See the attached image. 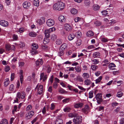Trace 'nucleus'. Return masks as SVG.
<instances>
[{
    "label": "nucleus",
    "instance_id": "f257e3e1",
    "mask_svg": "<svg viewBox=\"0 0 124 124\" xmlns=\"http://www.w3.org/2000/svg\"><path fill=\"white\" fill-rule=\"evenodd\" d=\"M65 7L64 3L60 1L54 4L53 5V8L54 10L60 11L62 10Z\"/></svg>",
    "mask_w": 124,
    "mask_h": 124
},
{
    "label": "nucleus",
    "instance_id": "f03ea898",
    "mask_svg": "<svg viewBox=\"0 0 124 124\" xmlns=\"http://www.w3.org/2000/svg\"><path fill=\"white\" fill-rule=\"evenodd\" d=\"M25 93L24 92H18L16 94L17 98L14 101L15 102H18V99L20 100V99H23L25 97Z\"/></svg>",
    "mask_w": 124,
    "mask_h": 124
},
{
    "label": "nucleus",
    "instance_id": "7ed1b4c3",
    "mask_svg": "<svg viewBox=\"0 0 124 124\" xmlns=\"http://www.w3.org/2000/svg\"><path fill=\"white\" fill-rule=\"evenodd\" d=\"M34 114V112L33 111H31L26 113L25 115V118L27 119H31Z\"/></svg>",
    "mask_w": 124,
    "mask_h": 124
},
{
    "label": "nucleus",
    "instance_id": "20e7f679",
    "mask_svg": "<svg viewBox=\"0 0 124 124\" xmlns=\"http://www.w3.org/2000/svg\"><path fill=\"white\" fill-rule=\"evenodd\" d=\"M82 117L80 116H78L74 117L73 120L74 122H75L79 124L81 123L82 121Z\"/></svg>",
    "mask_w": 124,
    "mask_h": 124
},
{
    "label": "nucleus",
    "instance_id": "39448f33",
    "mask_svg": "<svg viewBox=\"0 0 124 124\" xmlns=\"http://www.w3.org/2000/svg\"><path fill=\"white\" fill-rule=\"evenodd\" d=\"M54 20L53 19H50L47 20L46 21V25L49 27L53 26L55 24Z\"/></svg>",
    "mask_w": 124,
    "mask_h": 124
},
{
    "label": "nucleus",
    "instance_id": "423d86ee",
    "mask_svg": "<svg viewBox=\"0 0 124 124\" xmlns=\"http://www.w3.org/2000/svg\"><path fill=\"white\" fill-rule=\"evenodd\" d=\"M43 86L42 85H40L38 86V85H37L35 88V89H37L38 90V93L40 95L42 94L43 92Z\"/></svg>",
    "mask_w": 124,
    "mask_h": 124
},
{
    "label": "nucleus",
    "instance_id": "0eeeda50",
    "mask_svg": "<svg viewBox=\"0 0 124 124\" xmlns=\"http://www.w3.org/2000/svg\"><path fill=\"white\" fill-rule=\"evenodd\" d=\"M64 28L66 31H71L72 27L71 25L68 23H66L64 25Z\"/></svg>",
    "mask_w": 124,
    "mask_h": 124
},
{
    "label": "nucleus",
    "instance_id": "6e6552de",
    "mask_svg": "<svg viewBox=\"0 0 124 124\" xmlns=\"http://www.w3.org/2000/svg\"><path fill=\"white\" fill-rule=\"evenodd\" d=\"M45 19L44 17H41L39 19H38L36 21V22L40 25H41L45 22Z\"/></svg>",
    "mask_w": 124,
    "mask_h": 124
},
{
    "label": "nucleus",
    "instance_id": "1a4fd4ad",
    "mask_svg": "<svg viewBox=\"0 0 124 124\" xmlns=\"http://www.w3.org/2000/svg\"><path fill=\"white\" fill-rule=\"evenodd\" d=\"M95 98L97 101V102L99 103L102 101V95L101 93H98L96 95Z\"/></svg>",
    "mask_w": 124,
    "mask_h": 124
},
{
    "label": "nucleus",
    "instance_id": "9d476101",
    "mask_svg": "<svg viewBox=\"0 0 124 124\" xmlns=\"http://www.w3.org/2000/svg\"><path fill=\"white\" fill-rule=\"evenodd\" d=\"M23 5L24 8H28L31 5V3L29 2L26 1L23 2Z\"/></svg>",
    "mask_w": 124,
    "mask_h": 124
},
{
    "label": "nucleus",
    "instance_id": "9b49d317",
    "mask_svg": "<svg viewBox=\"0 0 124 124\" xmlns=\"http://www.w3.org/2000/svg\"><path fill=\"white\" fill-rule=\"evenodd\" d=\"M89 107L88 105H86L85 107L82 109V111L85 114H87L89 110Z\"/></svg>",
    "mask_w": 124,
    "mask_h": 124
},
{
    "label": "nucleus",
    "instance_id": "f8f14e48",
    "mask_svg": "<svg viewBox=\"0 0 124 124\" xmlns=\"http://www.w3.org/2000/svg\"><path fill=\"white\" fill-rule=\"evenodd\" d=\"M66 17H64L62 15L58 17L59 21L63 23H64L66 20Z\"/></svg>",
    "mask_w": 124,
    "mask_h": 124
},
{
    "label": "nucleus",
    "instance_id": "ddd939ff",
    "mask_svg": "<svg viewBox=\"0 0 124 124\" xmlns=\"http://www.w3.org/2000/svg\"><path fill=\"white\" fill-rule=\"evenodd\" d=\"M43 63V61L41 59H38L35 62L36 66H39L40 65H42Z\"/></svg>",
    "mask_w": 124,
    "mask_h": 124
},
{
    "label": "nucleus",
    "instance_id": "4468645a",
    "mask_svg": "<svg viewBox=\"0 0 124 124\" xmlns=\"http://www.w3.org/2000/svg\"><path fill=\"white\" fill-rule=\"evenodd\" d=\"M83 105V103L81 102L76 103L75 104L74 106L75 108H82Z\"/></svg>",
    "mask_w": 124,
    "mask_h": 124
},
{
    "label": "nucleus",
    "instance_id": "2eb2a0df",
    "mask_svg": "<svg viewBox=\"0 0 124 124\" xmlns=\"http://www.w3.org/2000/svg\"><path fill=\"white\" fill-rule=\"evenodd\" d=\"M0 24L4 27H6L8 25V22L5 20H1L0 21Z\"/></svg>",
    "mask_w": 124,
    "mask_h": 124
},
{
    "label": "nucleus",
    "instance_id": "dca6fc26",
    "mask_svg": "<svg viewBox=\"0 0 124 124\" xmlns=\"http://www.w3.org/2000/svg\"><path fill=\"white\" fill-rule=\"evenodd\" d=\"M75 37V35L73 33H71L68 36V40L69 41H71Z\"/></svg>",
    "mask_w": 124,
    "mask_h": 124
},
{
    "label": "nucleus",
    "instance_id": "f3484780",
    "mask_svg": "<svg viewBox=\"0 0 124 124\" xmlns=\"http://www.w3.org/2000/svg\"><path fill=\"white\" fill-rule=\"evenodd\" d=\"M62 120L60 118H57L55 121V124H63Z\"/></svg>",
    "mask_w": 124,
    "mask_h": 124
},
{
    "label": "nucleus",
    "instance_id": "a211bd4d",
    "mask_svg": "<svg viewBox=\"0 0 124 124\" xmlns=\"http://www.w3.org/2000/svg\"><path fill=\"white\" fill-rule=\"evenodd\" d=\"M82 76L85 79H87L89 78V75L88 73H84L82 75Z\"/></svg>",
    "mask_w": 124,
    "mask_h": 124
},
{
    "label": "nucleus",
    "instance_id": "6ab92c4d",
    "mask_svg": "<svg viewBox=\"0 0 124 124\" xmlns=\"http://www.w3.org/2000/svg\"><path fill=\"white\" fill-rule=\"evenodd\" d=\"M94 33L91 31H88L86 33V36L88 37H92L93 36Z\"/></svg>",
    "mask_w": 124,
    "mask_h": 124
},
{
    "label": "nucleus",
    "instance_id": "aec40b11",
    "mask_svg": "<svg viewBox=\"0 0 124 124\" xmlns=\"http://www.w3.org/2000/svg\"><path fill=\"white\" fill-rule=\"evenodd\" d=\"M109 62L107 59H105L102 62V66H104L107 67L108 64L109 63Z\"/></svg>",
    "mask_w": 124,
    "mask_h": 124
},
{
    "label": "nucleus",
    "instance_id": "412c9836",
    "mask_svg": "<svg viewBox=\"0 0 124 124\" xmlns=\"http://www.w3.org/2000/svg\"><path fill=\"white\" fill-rule=\"evenodd\" d=\"M93 10L94 11L98 10L100 8V7L98 5L95 4L92 7Z\"/></svg>",
    "mask_w": 124,
    "mask_h": 124
},
{
    "label": "nucleus",
    "instance_id": "4be33fe9",
    "mask_svg": "<svg viewBox=\"0 0 124 124\" xmlns=\"http://www.w3.org/2000/svg\"><path fill=\"white\" fill-rule=\"evenodd\" d=\"M100 56V53L98 52H94L93 55V56L94 58H99Z\"/></svg>",
    "mask_w": 124,
    "mask_h": 124
},
{
    "label": "nucleus",
    "instance_id": "5701e85b",
    "mask_svg": "<svg viewBox=\"0 0 124 124\" xmlns=\"http://www.w3.org/2000/svg\"><path fill=\"white\" fill-rule=\"evenodd\" d=\"M91 81L90 79H86L84 81V84L85 85H88L90 84Z\"/></svg>",
    "mask_w": 124,
    "mask_h": 124
},
{
    "label": "nucleus",
    "instance_id": "b1692460",
    "mask_svg": "<svg viewBox=\"0 0 124 124\" xmlns=\"http://www.w3.org/2000/svg\"><path fill=\"white\" fill-rule=\"evenodd\" d=\"M67 45L66 44L64 43L62 45L60 48H61L64 51L67 48Z\"/></svg>",
    "mask_w": 124,
    "mask_h": 124
},
{
    "label": "nucleus",
    "instance_id": "393cba45",
    "mask_svg": "<svg viewBox=\"0 0 124 124\" xmlns=\"http://www.w3.org/2000/svg\"><path fill=\"white\" fill-rule=\"evenodd\" d=\"M101 41L104 43L107 42L109 40L108 39L103 37H101Z\"/></svg>",
    "mask_w": 124,
    "mask_h": 124
},
{
    "label": "nucleus",
    "instance_id": "a878e982",
    "mask_svg": "<svg viewBox=\"0 0 124 124\" xmlns=\"http://www.w3.org/2000/svg\"><path fill=\"white\" fill-rule=\"evenodd\" d=\"M29 35L31 37H35L37 35V33L33 32H32L29 33Z\"/></svg>",
    "mask_w": 124,
    "mask_h": 124
},
{
    "label": "nucleus",
    "instance_id": "bb28decb",
    "mask_svg": "<svg viewBox=\"0 0 124 124\" xmlns=\"http://www.w3.org/2000/svg\"><path fill=\"white\" fill-rule=\"evenodd\" d=\"M9 83V81L8 78H6L5 79V81L4 82V84L5 86H7Z\"/></svg>",
    "mask_w": 124,
    "mask_h": 124
},
{
    "label": "nucleus",
    "instance_id": "cd10ccee",
    "mask_svg": "<svg viewBox=\"0 0 124 124\" xmlns=\"http://www.w3.org/2000/svg\"><path fill=\"white\" fill-rule=\"evenodd\" d=\"M41 48L43 50L45 51L48 50L47 46L45 45H42L41 46Z\"/></svg>",
    "mask_w": 124,
    "mask_h": 124
},
{
    "label": "nucleus",
    "instance_id": "c85d7f7f",
    "mask_svg": "<svg viewBox=\"0 0 124 124\" xmlns=\"http://www.w3.org/2000/svg\"><path fill=\"white\" fill-rule=\"evenodd\" d=\"M84 1V4L86 6H89L91 4V2L89 0H85Z\"/></svg>",
    "mask_w": 124,
    "mask_h": 124
},
{
    "label": "nucleus",
    "instance_id": "c756f323",
    "mask_svg": "<svg viewBox=\"0 0 124 124\" xmlns=\"http://www.w3.org/2000/svg\"><path fill=\"white\" fill-rule=\"evenodd\" d=\"M74 68L75 70L77 72L79 73L81 72V69L80 66H78L76 67H75Z\"/></svg>",
    "mask_w": 124,
    "mask_h": 124
},
{
    "label": "nucleus",
    "instance_id": "7c9ffc66",
    "mask_svg": "<svg viewBox=\"0 0 124 124\" xmlns=\"http://www.w3.org/2000/svg\"><path fill=\"white\" fill-rule=\"evenodd\" d=\"M38 46L37 44L35 43H33L32 45V49L36 50L38 48Z\"/></svg>",
    "mask_w": 124,
    "mask_h": 124
},
{
    "label": "nucleus",
    "instance_id": "2f4dec72",
    "mask_svg": "<svg viewBox=\"0 0 124 124\" xmlns=\"http://www.w3.org/2000/svg\"><path fill=\"white\" fill-rule=\"evenodd\" d=\"M71 12L73 15H75L77 13L78 11L77 10L74 8H73L71 10Z\"/></svg>",
    "mask_w": 124,
    "mask_h": 124
},
{
    "label": "nucleus",
    "instance_id": "473e14b6",
    "mask_svg": "<svg viewBox=\"0 0 124 124\" xmlns=\"http://www.w3.org/2000/svg\"><path fill=\"white\" fill-rule=\"evenodd\" d=\"M102 78V76H100L98 78L96 79L95 81V83L97 84L99 83L100 82Z\"/></svg>",
    "mask_w": 124,
    "mask_h": 124
},
{
    "label": "nucleus",
    "instance_id": "72a5a7b5",
    "mask_svg": "<svg viewBox=\"0 0 124 124\" xmlns=\"http://www.w3.org/2000/svg\"><path fill=\"white\" fill-rule=\"evenodd\" d=\"M0 124H8V122L6 119H3L1 120Z\"/></svg>",
    "mask_w": 124,
    "mask_h": 124
},
{
    "label": "nucleus",
    "instance_id": "f704fd0d",
    "mask_svg": "<svg viewBox=\"0 0 124 124\" xmlns=\"http://www.w3.org/2000/svg\"><path fill=\"white\" fill-rule=\"evenodd\" d=\"M115 64L113 63H111L108 65V68L110 69H112V68L115 67Z\"/></svg>",
    "mask_w": 124,
    "mask_h": 124
},
{
    "label": "nucleus",
    "instance_id": "c9c22d12",
    "mask_svg": "<svg viewBox=\"0 0 124 124\" xmlns=\"http://www.w3.org/2000/svg\"><path fill=\"white\" fill-rule=\"evenodd\" d=\"M70 109L71 108L69 107L66 106L63 109V110L65 112H69Z\"/></svg>",
    "mask_w": 124,
    "mask_h": 124
},
{
    "label": "nucleus",
    "instance_id": "e433bc0d",
    "mask_svg": "<svg viewBox=\"0 0 124 124\" xmlns=\"http://www.w3.org/2000/svg\"><path fill=\"white\" fill-rule=\"evenodd\" d=\"M31 53L32 55H34L37 54V52L36 50L32 49L31 51Z\"/></svg>",
    "mask_w": 124,
    "mask_h": 124
},
{
    "label": "nucleus",
    "instance_id": "4c0bfd02",
    "mask_svg": "<svg viewBox=\"0 0 124 124\" xmlns=\"http://www.w3.org/2000/svg\"><path fill=\"white\" fill-rule=\"evenodd\" d=\"M59 92L61 93H66L67 92L65 90L62 88H60L59 89Z\"/></svg>",
    "mask_w": 124,
    "mask_h": 124
},
{
    "label": "nucleus",
    "instance_id": "58836bf2",
    "mask_svg": "<svg viewBox=\"0 0 124 124\" xmlns=\"http://www.w3.org/2000/svg\"><path fill=\"white\" fill-rule=\"evenodd\" d=\"M62 40L60 39H57L55 41V43L57 45H60L62 44Z\"/></svg>",
    "mask_w": 124,
    "mask_h": 124
},
{
    "label": "nucleus",
    "instance_id": "ea45409f",
    "mask_svg": "<svg viewBox=\"0 0 124 124\" xmlns=\"http://www.w3.org/2000/svg\"><path fill=\"white\" fill-rule=\"evenodd\" d=\"M123 95V93L121 92H117L116 94V96L119 98L121 97Z\"/></svg>",
    "mask_w": 124,
    "mask_h": 124
},
{
    "label": "nucleus",
    "instance_id": "a19ab883",
    "mask_svg": "<svg viewBox=\"0 0 124 124\" xmlns=\"http://www.w3.org/2000/svg\"><path fill=\"white\" fill-rule=\"evenodd\" d=\"M64 51L61 48H60L59 51L58 52V55L60 56H62L63 54Z\"/></svg>",
    "mask_w": 124,
    "mask_h": 124
},
{
    "label": "nucleus",
    "instance_id": "79ce46f5",
    "mask_svg": "<svg viewBox=\"0 0 124 124\" xmlns=\"http://www.w3.org/2000/svg\"><path fill=\"white\" fill-rule=\"evenodd\" d=\"M11 45L10 44H6L5 45V48L7 51L10 50V47Z\"/></svg>",
    "mask_w": 124,
    "mask_h": 124
},
{
    "label": "nucleus",
    "instance_id": "37998d69",
    "mask_svg": "<svg viewBox=\"0 0 124 124\" xmlns=\"http://www.w3.org/2000/svg\"><path fill=\"white\" fill-rule=\"evenodd\" d=\"M33 3L35 6H39V3L38 0H34Z\"/></svg>",
    "mask_w": 124,
    "mask_h": 124
},
{
    "label": "nucleus",
    "instance_id": "c03bdc74",
    "mask_svg": "<svg viewBox=\"0 0 124 124\" xmlns=\"http://www.w3.org/2000/svg\"><path fill=\"white\" fill-rule=\"evenodd\" d=\"M49 42V40L48 38H45L43 41V43L44 44H47Z\"/></svg>",
    "mask_w": 124,
    "mask_h": 124
},
{
    "label": "nucleus",
    "instance_id": "a18cd8bd",
    "mask_svg": "<svg viewBox=\"0 0 124 124\" xmlns=\"http://www.w3.org/2000/svg\"><path fill=\"white\" fill-rule=\"evenodd\" d=\"M32 108V107L31 105H28L26 108V110L27 111H29L31 110Z\"/></svg>",
    "mask_w": 124,
    "mask_h": 124
},
{
    "label": "nucleus",
    "instance_id": "49530a36",
    "mask_svg": "<svg viewBox=\"0 0 124 124\" xmlns=\"http://www.w3.org/2000/svg\"><path fill=\"white\" fill-rule=\"evenodd\" d=\"M91 69L93 70H96L98 68L97 66L95 65H92L91 66Z\"/></svg>",
    "mask_w": 124,
    "mask_h": 124
},
{
    "label": "nucleus",
    "instance_id": "de8ad7c7",
    "mask_svg": "<svg viewBox=\"0 0 124 124\" xmlns=\"http://www.w3.org/2000/svg\"><path fill=\"white\" fill-rule=\"evenodd\" d=\"M25 31V29L23 27L19 28L17 31V32L19 33H21L24 32Z\"/></svg>",
    "mask_w": 124,
    "mask_h": 124
},
{
    "label": "nucleus",
    "instance_id": "09e8293b",
    "mask_svg": "<svg viewBox=\"0 0 124 124\" xmlns=\"http://www.w3.org/2000/svg\"><path fill=\"white\" fill-rule=\"evenodd\" d=\"M77 37L78 38H80L82 33L80 31H78L76 33Z\"/></svg>",
    "mask_w": 124,
    "mask_h": 124
},
{
    "label": "nucleus",
    "instance_id": "8fccbe9b",
    "mask_svg": "<svg viewBox=\"0 0 124 124\" xmlns=\"http://www.w3.org/2000/svg\"><path fill=\"white\" fill-rule=\"evenodd\" d=\"M94 23L95 26H98L100 25L101 24V22L98 21L95 22Z\"/></svg>",
    "mask_w": 124,
    "mask_h": 124
},
{
    "label": "nucleus",
    "instance_id": "3c124183",
    "mask_svg": "<svg viewBox=\"0 0 124 124\" xmlns=\"http://www.w3.org/2000/svg\"><path fill=\"white\" fill-rule=\"evenodd\" d=\"M10 70V67L8 66L7 65L6 66L5 68V70L6 72H8V71Z\"/></svg>",
    "mask_w": 124,
    "mask_h": 124
},
{
    "label": "nucleus",
    "instance_id": "603ef678",
    "mask_svg": "<svg viewBox=\"0 0 124 124\" xmlns=\"http://www.w3.org/2000/svg\"><path fill=\"white\" fill-rule=\"evenodd\" d=\"M92 62L94 64H98L99 62V61L97 59H94L92 60Z\"/></svg>",
    "mask_w": 124,
    "mask_h": 124
},
{
    "label": "nucleus",
    "instance_id": "864d4df0",
    "mask_svg": "<svg viewBox=\"0 0 124 124\" xmlns=\"http://www.w3.org/2000/svg\"><path fill=\"white\" fill-rule=\"evenodd\" d=\"M51 107H50V109L51 110L54 109L55 107V106L54 103H52L51 105Z\"/></svg>",
    "mask_w": 124,
    "mask_h": 124
},
{
    "label": "nucleus",
    "instance_id": "5fc2aeb1",
    "mask_svg": "<svg viewBox=\"0 0 124 124\" xmlns=\"http://www.w3.org/2000/svg\"><path fill=\"white\" fill-rule=\"evenodd\" d=\"M57 38V36L54 34H53L51 36V39L53 40H55Z\"/></svg>",
    "mask_w": 124,
    "mask_h": 124
},
{
    "label": "nucleus",
    "instance_id": "6e6d98bb",
    "mask_svg": "<svg viewBox=\"0 0 124 124\" xmlns=\"http://www.w3.org/2000/svg\"><path fill=\"white\" fill-rule=\"evenodd\" d=\"M54 79V76L53 75H52L51 76L50 78L49 79V81L50 82L51 84H52L53 83Z\"/></svg>",
    "mask_w": 124,
    "mask_h": 124
},
{
    "label": "nucleus",
    "instance_id": "4d7b16f0",
    "mask_svg": "<svg viewBox=\"0 0 124 124\" xmlns=\"http://www.w3.org/2000/svg\"><path fill=\"white\" fill-rule=\"evenodd\" d=\"M25 46V44L24 43L22 42H20L19 44V46L21 48H23Z\"/></svg>",
    "mask_w": 124,
    "mask_h": 124
},
{
    "label": "nucleus",
    "instance_id": "13d9d810",
    "mask_svg": "<svg viewBox=\"0 0 124 124\" xmlns=\"http://www.w3.org/2000/svg\"><path fill=\"white\" fill-rule=\"evenodd\" d=\"M14 85L12 84L10 85L9 87V90L11 91H13L14 90Z\"/></svg>",
    "mask_w": 124,
    "mask_h": 124
},
{
    "label": "nucleus",
    "instance_id": "bf43d9fd",
    "mask_svg": "<svg viewBox=\"0 0 124 124\" xmlns=\"http://www.w3.org/2000/svg\"><path fill=\"white\" fill-rule=\"evenodd\" d=\"M82 43V41L80 40H78L77 43V45L78 46H80Z\"/></svg>",
    "mask_w": 124,
    "mask_h": 124
},
{
    "label": "nucleus",
    "instance_id": "052dcab7",
    "mask_svg": "<svg viewBox=\"0 0 124 124\" xmlns=\"http://www.w3.org/2000/svg\"><path fill=\"white\" fill-rule=\"evenodd\" d=\"M89 98H92L93 96V93L92 92H90L89 93Z\"/></svg>",
    "mask_w": 124,
    "mask_h": 124
},
{
    "label": "nucleus",
    "instance_id": "680f3d73",
    "mask_svg": "<svg viewBox=\"0 0 124 124\" xmlns=\"http://www.w3.org/2000/svg\"><path fill=\"white\" fill-rule=\"evenodd\" d=\"M17 61V57H15L12 60L11 62L12 63L16 62Z\"/></svg>",
    "mask_w": 124,
    "mask_h": 124
},
{
    "label": "nucleus",
    "instance_id": "e2e57ef3",
    "mask_svg": "<svg viewBox=\"0 0 124 124\" xmlns=\"http://www.w3.org/2000/svg\"><path fill=\"white\" fill-rule=\"evenodd\" d=\"M55 30V28L54 27L50 28L49 29V31H50V32L54 31Z\"/></svg>",
    "mask_w": 124,
    "mask_h": 124
},
{
    "label": "nucleus",
    "instance_id": "0e129e2a",
    "mask_svg": "<svg viewBox=\"0 0 124 124\" xmlns=\"http://www.w3.org/2000/svg\"><path fill=\"white\" fill-rule=\"evenodd\" d=\"M15 74L14 73H11V80L12 81L14 78Z\"/></svg>",
    "mask_w": 124,
    "mask_h": 124
},
{
    "label": "nucleus",
    "instance_id": "69168bd1",
    "mask_svg": "<svg viewBox=\"0 0 124 124\" xmlns=\"http://www.w3.org/2000/svg\"><path fill=\"white\" fill-rule=\"evenodd\" d=\"M78 80L79 82H82L84 81V79L83 78L80 77H78Z\"/></svg>",
    "mask_w": 124,
    "mask_h": 124
},
{
    "label": "nucleus",
    "instance_id": "338daca9",
    "mask_svg": "<svg viewBox=\"0 0 124 124\" xmlns=\"http://www.w3.org/2000/svg\"><path fill=\"white\" fill-rule=\"evenodd\" d=\"M81 20V19L79 17H76L74 19V21L75 22H77Z\"/></svg>",
    "mask_w": 124,
    "mask_h": 124
},
{
    "label": "nucleus",
    "instance_id": "774afa93",
    "mask_svg": "<svg viewBox=\"0 0 124 124\" xmlns=\"http://www.w3.org/2000/svg\"><path fill=\"white\" fill-rule=\"evenodd\" d=\"M102 15L104 16H106L107 14V11L106 10L102 11H101Z\"/></svg>",
    "mask_w": 124,
    "mask_h": 124
}]
</instances>
